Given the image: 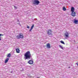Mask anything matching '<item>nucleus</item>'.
<instances>
[{
	"label": "nucleus",
	"instance_id": "nucleus-22",
	"mask_svg": "<svg viewBox=\"0 0 78 78\" xmlns=\"http://www.w3.org/2000/svg\"><path fill=\"white\" fill-rule=\"evenodd\" d=\"M27 28H30V27L28 26H27Z\"/></svg>",
	"mask_w": 78,
	"mask_h": 78
},
{
	"label": "nucleus",
	"instance_id": "nucleus-27",
	"mask_svg": "<svg viewBox=\"0 0 78 78\" xmlns=\"http://www.w3.org/2000/svg\"><path fill=\"white\" fill-rule=\"evenodd\" d=\"M18 22H19V20H18Z\"/></svg>",
	"mask_w": 78,
	"mask_h": 78
},
{
	"label": "nucleus",
	"instance_id": "nucleus-10",
	"mask_svg": "<svg viewBox=\"0 0 78 78\" xmlns=\"http://www.w3.org/2000/svg\"><path fill=\"white\" fill-rule=\"evenodd\" d=\"M65 35L66 37H69V33L67 32H66V33L65 34Z\"/></svg>",
	"mask_w": 78,
	"mask_h": 78
},
{
	"label": "nucleus",
	"instance_id": "nucleus-7",
	"mask_svg": "<svg viewBox=\"0 0 78 78\" xmlns=\"http://www.w3.org/2000/svg\"><path fill=\"white\" fill-rule=\"evenodd\" d=\"M47 48H50V44L49 43H48L47 45Z\"/></svg>",
	"mask_w": 78,
	"mask_h": 78
},
{
	"label": "nucleus",
	"instance_id": "nucleus-2",
	"mask_svg": "<svg viewBox=\"0 0 78 78\" xmlns=\"http://www.w3.org/2000/svg\"><path fill=\"white\" fill-rule=\"evenodd\" d=\"M40 3V2L38 0H35L33 2V4L34 5L36 4V5H38L39 3Z\"/></svg>",
	"mask_w": 78,
	"mask_h": 78
},
{
	"label": "nucleus",
	"instance_id": "nucleus-5",
	"mask_svg": "<svg viewBox=\"0 0 78 78\" xmlns=\"http://www.w3.org/2000/svg\"><path fill=\"white\" fill-rule=\"evenodd\" d=\"M71 15L72 16L74 17L76 16V12H72Z\"/></svg>",
	"mask_w": 78,
	"mask_h": 78
},
{
	"label": "nucleus",
	"instance_id": "nucleus-6",
	"mask_svg": "<svg viewBox=\"0 0 78 78\" xmlns=\"http://www.w3.org/2000/svg\"><path fill=\"white\" fill-rule=\"evenodd\" d=\"M19 35H20V38H23L24 36L23 35V34H22L20 33L19 34Z\"/></svg>",
	"mask_w": 78,
	"mask_h": 78
},
{
	"label": "nucleus",
	"instance_id": "nucleus-8",
	"mask_svg": "<svg viewBox=\"0 0 78 78\" xmlns=\"http://www.w3.org/2000/svg\"><path fill=\"white\" fill-rule=\"evenodd\" d=\"M16 53H20V50L19 48L16 49Z\"/></svg>",
	"mask_w": 78,
	"mask_h": 78
},
{
	"label": "nucleus",
	"instance_id": "nucleus-12",
	"mask_svg": "<svg viewBox=\"0 0 78 78\" xmlns=\"http://www.w3.org/2000/svg\"><path fill=\"white\" fill-rule=\"evenodd\" d=\"M16 37L17 39H20V35H17L16 36Z\"/></svg>",
	"mask_w": 78,
	"mask_h": 78
},
{
	"label": "nucleus",
	"instance_id": "nucleus-24",
	"mask_svg": "<svg viewBox=\"0 0 78 78\" xmlns=\"http://www.w3.org/2000/svg\"><path fill=\"white\" fill-rule=\"evenodd\" d=\"M76 64H77V66H78V63H76Z\"/></svg>",
	"mask_w": 78,
	"mask_h": 78
},
{
	"label": "nucleus",
	"instance_id": "nucleus-17",
	"mask_svg": "<svg viewBox=\"0 0 78 78\" xmlns=\"http://www.w3.org/2000/svg\"><path fill=\"white\" fill-rule=\"evenodd\" d=\"M11 56V54L9 53L7 55V57H10Z\"/></svg>",
	"mask_w": 78,
	"mask_h": 78
},
{
	"label": "nucleus",
	"instance_id": "nucleus-4",
	"mask_svg": "<svg viewBox=\"0 0 78 78\" xmlns=\"http://www.w3.org/2000/svg\"><path fill=\"white\" fill-rule=\"evenodd\" d=\"M28 63L30 64H33V61L30 60L28 62Z\"/></svg>",
	"mask_w": 78,
	"mask_h": 78
},
{
	"label": "nucleus",
	"instance_id": "nucleus-26",
	"mask_svg": "<svg viewBox=\"0 0 78 78\" xmlns=\"http://www.w3.org/2000/svg\"><path fill=\"white\" fill-rule=\"evenodd\" d=\"M12 71L10 72L11 73H12Z\"/></svg>",
	"mask_w": 78,
	"mask_h": 78
},
{
	"label": "nucleus",
	"instance_id": "nucleus-21",
	"mask_svg": "<svg viewBox=\"0 0 78 78\" xmlns=\"http://www.w3.org/2000/svg\"><path fill=\"white\" fill-rule=\"evenodd\" d=\"M14 8H15V9H17V7L16 6H14Z\"/></svg>",
	"mask_w": 78,
	"mask_h": 78
},
{
	"label": "nucleus",
	"instance_id": "nucleus-15",
	"mask_svg": "<svg viewBox=\"0 0 78 78\" xmlns=\"http://www.w3.org/2000/svg\"><path fill=\"white\" fill-rule=\"evenodd\" d=\"M60 42L62 44H64V45H65V43H64V42L63 41H61Z\"/></svg>",
	"mask_w": 78,
	"mask_h": 78
},
{
	"label": "nucleus",
	"instance_id": "nucleus-18",
	"mask_svg": "<svg viewBox=\"0 0 78 78\" xmlns=\"http://www.w3.org/2000/svg\"><path fill=\"white\" fill-rule=\"evenodd\" d=\"M34 27V24H33L32 26L31 27V28L33 29Z\"/></svg>",
	"mask_w": 78,
	"mask_h": 78
},
{
	"label": "nucleus",
	"instance_id": "nucleus-1",
	"mask_svg": "<svg viewBox=\"0 0 78 78\" xmlns=\"http://www.w3.org/2000/svg\"><path fill=\"white\" fill-rule=\"evenodd\" d=\"M24 56L25 57V59H30L31 55L30 53V52L28 51L26 52L24 55Z\"/></svg>",
	"mask_w": 78,
	"mask_h": 78
},
{
	"label": "nucleus",
	"instance_id": "nucleus-23",
	"mask_svg": "<svg viewBox=\"0 0 78 78\" xmlns=\"http://www.w3.org/2000/svg\"><path fill=\"white\" fill-rule=\"evenodd\" d=\"M0 41H1V37L0 36Z\"/></svg>",
	"mask_w": 78,
	"mask_h": 78
},
{
	"label": "nucleus",
	"instance_id": "nucleus-25",
	"mask_svg": "<svg viewBox=\"0 0 78 78\" xmlns=\"http://www.w3.org/2000/svg\"><path fill=\"white\" fill-rule=\"evenodd\" d=\"M68 68H69V69H70V66H69V67H68Z\"/></svg>",
	"mask_w": 78,
	"mask_h": 78
},
{
	"label": "nucleus",
	"instance_id": "nucleus-3",
	"mask_svg": "<svg viewBox=\"0 0 78 78\" xmlns=\"http://www.w3.org/2000/svg\"><path fill=\"white\" fill-rule=\"evenodd\" d=\"M47 34H48V35H50V34H51V30H48Z\"/></svg>",
	"mask_w": 78,
	"mask_h": 78
},
{
	"label": "nucleus",
	"instance_id": "nucleus-16",
	"mask_svg": "<svg viewBox=\"0 0 78 78\" xmlns=\"http://www.w3.org/2000/svg\"><path fill=\"white\" fill-rule=\"evenodd\" d=\"M63 11H66V8L65 7H63Z\"/></svg>",
	"mask_w": 78,
	"mask_h": 78
},
{
	"label": "nucleus",
	"instance_id": "nucleus-14",
	"mask_svg": "<svg viewBox=\"0 0 78 78\" xmlns=\"http://www.w3.org/2000/svg\"><path fill=\"white\" fill-rule=\"evenodd\" d=\"M59 47H60V48H62V50H64V48H63V47H62V46L59 45Z\"/></svg>",
	"mask_w": 78,
	"mask_h": 78
},
{
	"label": "nucleus",
	"instance_id": "nucleus-20",
	"mask_svg": "<svg viewBox=\"0 0 78 78\" xmlns=\"http://www.w3.org/2000/svg\"><path fill=\"white\" fill-rule=\"evenodd\" d=\"M33 30V29L31 28L29 30V31H31V30Z\"/></svg>",
	"mask_w": 78,
	"mask_h": 78
},
{
	"label": "nucleus",
	"instance_id": "nucleus-19",
	"mask_svg": "<svg viewBox=\"0 0 78 78\" xmlns=\"http://www.w3.org/2000/svg\"><path fill=\"white\" fill-rule=\"evenodd\" d=\"M4 36V35L2 34H0V36Z\"/></svg>",
	"mask_w": 78,
	"mask_h": 78
},
{
	"label": "nucleus",
	"instance_id": "nucleus-11",
	"mask_svg": "<svg viewBox=\"0 0 78 78\" xmlns=\"http://www.w3.org/2000/svg\"><path fill=\"white\" fill-rule=\"evenodd\" d=\"M9 60V58H7L5 61V64L7 63V62Z\"/></svg>",
	"mask_w": 78,
	"mask_h": 78
},
{
	"label": "nucleus",
	"instance_id": "nucleus-13",
	"mask_svg": "<svg viewBox=\"0 0 78 78\" xmlns=\"http://www.w3.org/2000/svg\"><path fill=\"white\" fill-rule=\"evenodd\" d=\"M78 20H75L74 21V22L76 24H77V23H78Z\"/></svg>",
	"mask_w": 78,
	"mask_h": 78
},
{
	"label": "nucleus",
	"instance_id": "nucleus-9",
	"mask_svg": "<svg viewBox=\"0 0 78 78\" xmlns=\"http://www.w3.org/2000/svg\"><path fill=\"white\" fill-rule=\"evenodd\" d=\"M71 11L72 12H74V11H75V9H74V7H72L71 9Z\"/></svg>",
	"mask_w": 78,
	"mask_h": 78
}]
</instances>
